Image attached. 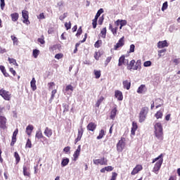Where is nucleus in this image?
<instances>
[{
    "mask_svg": "<svg viewBox=\"0 0 180 180\" xmlns=\"http://www.w3.org/2000/svg\"><path fill=\"white\" fill-rule=\"evenodd\" d=\"M154 134L158 143H162L164 141V129L161 122H156L154 125Z\"/></svg>",
    "mask_w": 180,
    "mask_h": 180,
    "instance_id": "obj_1",
    "label": "nucleus"
},
{
    "mask_svg": "<svg viewBox=\"0 0 180 180\" xmlns=\"http://www.w3.org/2000/svg\"><path fill=\"white\" fill-rule=\"evenodd\" d=\"M156 162L153 167V172L158 175L160 169H161V166L162 165V162H164V155L161 153L158 158L153 159L152 164Z\"/></svg>",
    "mask_w": 180,
    "mask_h": 180,
    "instance_id": "obj_2",
    "label": "nucleus"
},
{
    "mask_svg": "<svg viewBox=\"0 0 180 180\" xmlns=\"http://www.w3.org/2000/svg\"><path fill=\"white\" fill-rule=\"evenodd\" d=\"M127 69L129 71H131V70H141V60H138L136 62L134 60H131L129 63V60H127Z\"/></svg>",
    "mask_w": 180,
    "mask_h": 180,
    "instance_id": "obj_3",
    "label": "nucleus"
},
{
    "mask_svg": "<svg viewBox=\"0 0 180 180\" xmlns=\"http://www.w3.org/2000/svg\"><path fill=\"white\" fill-rule=\"evenodd\" d=\"M147 115H148V107H143L139 112V123H143L147 119Z\"/></svg>",
    "mask_w": 180,
    "mask_h": 180,
    "instance_id": "obj_4",
    "label": "nucleus"
},
{
    "mask_svg": "<svg viewBox=\"0 0 180 180\" xmlns=\"http://www.w3.org/2000/svg\"><path fill=\"white\" fill-rule=\"evenodd\" d=\"M126 147V138L121 137V139L117 143V150L119 153H122Z\"/></svg>",
    "mask_w": 180,
    "mask_h": 180,
    "instance_id": "obj_5",
    "label": "nucleus"
},
{
    "mask_svg": "<svg viewBox=\"0 0 180 180\" xmlns=\"http://www.w3.org/2000/svg\"><path fill=\"white\" fill-rule=\"evenodd\" d=\"M6 123H8V120L6 117L4 115H0V129L2 130H6V129H8Z\"/></svg>",
    "mask_w": 180,
    "mask_h": 180,
    "instance_id": "obj_6",
    "label": "nucleus"
},
{
    "mask_svg": "<svg viewBox=\"0 0 180 180\" xmlns=\"http://www.w3.org/2000/svg\"><path fill=\"white\" fill-rule=\"evenodd\" d=\"M94 164L95 165H108V159L105 158V157L101 159H96L93 160Z\"/></svg>",
    "mask_w": 180,
    "mask_h": 180,
    "instance_id": "obj_7",
    "label": "nucleus"
},
{
    "mask_svg": "<svg viewBox=\"0 0 180 180\" xmlns=\"http://www.w3.org/2000/svg\"><path fill=\"white\" fill-rule=\"evenodd\" d=\"M0 96H2L5 101H11V93L4 89H0Z\"/></svg>",
    "mask_w": 180,
    "mask_h": 180,
    "instance_id": "obj_8",
    "label": "nucleus"
},
{
    "mask_svg": "<svg viewBox=\"0 0 180 180\" xmlns=\"http://www.w3.org/2000/svg\"><path fill=\"white\" fill-rule=\"evenodd\" d=\"M22 16L23 18V23H25V25H30V21L29 20V11H26V10H23L22 11Z\"/></svg>",
    "mask_w": 180,
    "mask_h": 180,
    "instance_id": "obj_9",
    "label": "nucleus"
},
{
    "mask_svg": "<svg viewBox=\"0 0 180 180\" xmlns=\"http://www.w3.org/2000/svg\"><path fill=\"white\" fill-rule=\"evenodd\" d=\"M124 46V37H121L118 42L114 46V50L117 51Z\"/></svg>",
    "mask_w": 180,
    "mask_h": 180,
    "instance_id": "obj_10",
    "label": "nucleus"
},
{
    "mask_svg": "<svg viewBox=\"0 0 180 180\" xmlns=\"http://www.w3.org/2000/svg\"><path fill=\"white\" fill-rule=\"evenodd\" d=\"M140 171H143V165H136V167L131 171V175L134 176L136 174H139V172H140Z\"/></svg>",
    "mask_w": 180,
    "mask_h": 180,
    "instance_id": "obj_11",
    "label": "nucleus"
},
{
    "mask_svg": "<svg viewBox=\"0 0 180 180\" xmlns=\"http://www.w3.org/2000/svg\"><path fill=\"white\" fill-rule=\"evenodd\" d=\"M84 134V128H82V126L80 127V129H78V134L77 137L75 139V143H78V141H81V139H82V135Z\"/></svg>",
    "mask_w": 180,
    "mask_h": 180,
    "instance_id": "obj_12",
    "label": "nucleus"
},
{
    "mask_svg": "<svg viewBox=\"0 0 180 180\" xmlns=\"http://www.w3.org/2000/svg\"><path fill=\"white\" fill-rule=\"evenodd\" d=\"M126 64H127V60H126V56L122 55L119 58L118 67H122V65H126Z\"/></svg>",
    "mask_w": 180,
    "mask_h": 180,
    "instance_id": "obj_13",
    "label": "nucleus"
},
{
    "mask_svg": "<svg viewBox=\"0 0 180 180\" xmlns=\"http://www.w3.org/2000/svg\"><path fill=\"white\" fill-rule=\"evenodd\" d=\"M35 137L38 140H40L42 139V140H43L42 143H44V141H47V138H46V136H43V133L41 132V131H37L36 132Z\"/></svg>",
    "mask_w": 180,
    "mask_h": 180,
    "instance_id": "obj_14",
    "label": "nucleus"
},
{
    "mask_svg": "<svg viewBox=\"0 0 180 180\" xmlns=\"http://www.w3.org/2000/svg\"><path fill=\"white\" fill-rule=\"evenodd\" d=\"M122 85L124 89H127V91H129V89H130L131 86V81L128 79L124 80L122 82Z\"/></svg>",
    "mask_w": 180,
    "mask_h": 180,
    "instance_id": "obj_15",
    "label": "nucleus"
},
{
    "mask_svg": "<svg viewBox=\"0 0 180 180\" xmlns=\"http://www.w3.org/2000/svg\"><path fill=\"white\" fill-rule=\"evenodd\" d=\"M18 133H19V129H15L13 134L12 140L11 143V146L13 147V146H15V143H16V136H18Z\"/></svg>",
    "mask_w": 180,
    "mask_h": 180,
    "instance_id": "obj_16",
    "label": "nucleus"
},
{
    "mask_svg": "<svg viewBox=\"0 0 180 180\" xmlns=\"http://www.w3.org/2000/svg\"><path fill=\"white\" fill-rule=\"evenodd\" d=\"M168 46H169V44H168L167 40L160 41L159 42H158V49H164V47H168Z\"/></svg>",
    "mask_w": 180,
    "mask_h": 180,
    "instance_id": "obj_17",
    "label": "nucleus"
},
{
    "mask_svg": "<svg viewBox=\"0 0 180 180\" xmlns=\"http://www.w3.org/2000/svg\"><path fill=\"white\" fill-rule=\"evenodd\" d=\"M137 129H139V125H137V122H132V127L131 129V134L132 136H136V131H137Z\"/></svg>",
    "mask_w": 180,
    "mask_h": 180,
    "instance_id": "obj_18",
    "label": "nucleus"
},
{
    "mask_svg": "<svg viewBox=\"0 0 180 180\" xmlns=\"http://www.w3.org/2000/svg\"><path fill=\"white\" fill-rule=\"evenodd\" d=\"M80 153H81V146H79L77 149L75 150V152L73 154V161H77V160H78V157H79Z\"/></svg>",
    "mask_w": 180,
    "mask_h": 180,
    "instance_id": "obj_19",
    "label": "nucleus"
},
{
    "mask_svg": "<svg viewBox=\"0 0 180 180\" xmlns=\"http://www.w3.org/2000/svg\"><path fill=\"white\" fill-rule=\"evenodd\" d=\"M86 127L89 131H95V130L96 129V124H95L94 122H90L88 124Z\"/></svg>",
    "mask_w": 180,
    "mask_h": 180,
    "instance_id": "obj_20",
    "label": "nucleus"
},
{
    "mask_svg": "<svg viewBox=\"0 0 180 180\" xmlns=\"http://www.w3.org/2000/svg\"><path fill=\"white\" fill-rule=\"evenodd\" d=\"M45 136L46 137H48L49 139H50V137H51V136H53V130L50 128H49V127H46L45 128V130L44 131Z\"/></svg>",
    "mask_w": 180,
    "mask_h": 180,
    "instance_id": "obj_21",
    "label": "nucleus"
},
{
    "mask_svg": "<svg viewBox=\"0 0 180 180\" xmlns=\"http://www.w3.org/2000/svg\"><path fill=\"white\" fill-rule=\"evenodd\" d=\"M115 96L117 98V101H123V93L119 90H115Z\"/></svg>",
    "mask_w": 180,
    "mask_h": 180,
    "instance_id": "obj_22",
    "label": "nucleus"
},
{
    "mask_svg": "<svg viewBox=\"0 0 180 180\" xmlns=\"http://www.w3.org/2000/svg\"><path fill=\"white\" fill-rule=\"evenodd\" d=\"M147 92V87L146 84H141L137 89V94H144Z\"/></svg>",
    "mask_w": 180,
    "mask_h": 180,
    "instance_id": "obj_23",
    "label": "nucleus"
},
{
    "mask_svg": "<svg viewBox=\"0 0 180 180\" xmlns=\"http://www.w3.org/2000/svg\"><path fill=\"white\" fill-rule=\"evenodd\" d=\"M117 27H113L112 24H109V30H110L113 36H116L117 34Z\"/></svg>",
    "mask_w": 180,
    "mask_h": 180,
    "instance_id": "obj_24",
    "label": "nucleus"
},
{
    "mask_svg": "<svg viewBox=\"0 0 180 180\" xmlns=\"http://www.w3.org/2000/svg\"><path fill=\"white\" fill-rule=\"evenodd\" d=\"M117 113V108L115 107L110 112V119L112 120H115V118L116 117V115Z\"/></svg>",
    "mask_w": 180,
    "mask_h": 180,
    "instance_id": "obj_25",
    "label": "nucleus"
},
{
    "mask_svg": "<svg viewBox=\"0 0 180 180\" xmlns=\"http://www.w3.org/2000/svg\"><path fill=\"white\" fill-rule=\"evenodd\" d=\"M30 86L32 91H36L37 89V86H36V79L33 77L30 82Z\"/></svg>",
    "mask_w": 180,
    "mask_h": 180,
    "instance_id": "obj_26",
    "label": "nucleus"
},
{
    "mask_svg": "<svg viewBox=\"0 0 180 180\" xmlns=\"http://www.w3.org/2000/svg\"><path fill=\"white\" fill-rule=\"evenodd\" d=\"M11 18L13 22H18V20L19 19V13H11Z\"/></svg>",
    "mask_w": 180,
    "mask_h": 180,
    "instance_id": "obj_27",
    "label": "nucleus"
},
{
    "mask_svg": "<svg viewBox=\"0 0 180 180\" xmlns=\"http://www.w3.org/2000/svg\"><path fill=\"white\" fill-rule=\"evenodd\" d=\"M163 113H164V110H160L155 114V117H156V119H162V116L164 115Z\"/></svg>",
    "mask_w": 180,
    "mask_h": 180,
    "instance_id": "obj_28",
    "label": "nucleus"
},
{
    "mask_svg": "<svg viewBox=\"0 0 180 180\" xmlns=\"http://www.w3.org/2000/svg\"><path fill=\"white\" fill-rule=\"evenodd\" d=\"M33 125H28L26 127V133L27 134V136H31L32 135V131H33Z\"/></svg>",
    "mask_w": 180,
    "mask_h": 180,
    "instance_id": "obj_29",
    "label": "nucleus"
},
{
    "mask_svg": "<svg viewBox=\"0 0 180 180\" xmlns=\"http://www.w3.org/2000/svg\"><path fill=\"white\" fill-rule=\"evenodd\" d=\"M0 70L1 71L4 77H9V73L6 72V69H5V66L0 65Z\"/></svg>",
    "mask_w": 180,
    "mask_h": 180,
    "instance_id": "obj_30",
    "label": "nucleus"
},
{
    "mask_svg": "<svg viewBox=\"0 0 180 180\" xmlns=\"http://www.w3.org/2000/svg\"><path fill=\"white\" fill-rule=\"evenodd\" d=\"M95 78L96 79H99L101 78V75H102L101 70H94Z\"/></svg>",
    "mask_w": 180,
    "mask_h": 180,
    "instance_id": "obj_31",
    "label": "nucleus"
},
{
    "mask_svg": "<svg viewBox=\"0 0 180 180\" xmlns=\"http://www.w3.org/2000/svg\"><path fill=\"white\" fill-rule=\"evenodd\" d=\"M70 162V159L66 158L65 159H63L61 162V165L62 167H67L68 165V163Z\"/></svg>",
    "mask_w": 180,
    "mask_h": 180,
    "instance_id": "obj_32",
    "label": "nucleus"
},
{
    "mask_svg": "<svg viewBox=\"0 0 180 180\" xmlns=\"http://www.w3.org/2000/svg\"><path fill=\"white\" fill-rule=\"evenodd\" d=\"M39 54H40V51L38 49H34L32 52V56L34 58H37L39 57Z\"/></svg>",
    "mask_w": 180,
    "mask_h": 180,
    "instance_id": "obj_33",
    "label": "nucleus"
},
{
    "mask_svg": "<svg viewBox=\"0 0 180 180\" xmlns=\"http://www.w3.org/2000/svg\"><path fill=\"white\" fill-rule=\"evenodd\" d=\"M23 175L25 176H30V172L27 171V167L26 166L23 167Z\"/></svg>",
    "mask_w": 180,
    "mask_h": 180,
    "instance_id": "obj_34",
    "label": "nucleus"
},
{
    "mask_svg": "<svg viewBox=\"0 0 180 180\" xmlns=\"http://www.w3.org/2000/svg\"><path fill=\"white\" fill-rule=\"evenodd\" d=\"M14 157L15 158L16 164H19V162H20V156L19 155V153H18V152H15Z\"/></svg>",
    "mask_w": 180,
    "mask_h": 180,
    "instance_id": "obj_35",
    "label": "nucleus"
},
{
    "mask_svg": "<svg viewBox=\"0 0 180 180\" xmlns=\"http://www.w3.org/2000/svg\"><path fill=\"white\" fill-rule=\"evenodd\" d=\"M103 136H105V130L101 129L99 132V135L97 136V140H101V139H103Z\"/></svg>",
    "mask_w": 180,
    "mask_h": 180,
    "instance_id": "obj_36",
    "label": "nucleus"
},
{
    "mask_svg": "<svg viewBox=\"0 0 180 180\" xmlns=\"http://www.w3.org/2000/svg\"><path fill=\"white\" fill-rule=\"evenodd\" d=\"M104 99H105V98H103V96L100 97V98L97 101V102L96 103V108H99V106H101V103H102V102H103Z\"/></svg>",
    "mask_w": 180,
    "mask_h": 180,
    "instance_id": "obj_37",
    "label": "nucleus"
},
{
    "mask_svg": "<svg viewBox=\"0 0 180 180\" xmlns=\"http://www.w3.org/2000/svg\"><path fill=\"white\" fill-rule=\"evenodd\" d=\"M102 13H103V8H100V9L98 11L96 15H95L94 19H97V20H98V18H99V16H101V15H102Z\"/></svg>",
    "mask_w": 180,
    "mask_h": 180,
    "instance_id": "obj_38",
    "label": "nucleus"
},
{
    "mask_svg": "<svg viewBox=\"0 0 180 180\" xmlns=\"http://www.w3.org/2000/svg\"><path fill=\"white\" fill-rule=\"evenodd\" d=\"M101 34L102 39H106V27L102 29V30L101 31Z\"/></svg>",
    "mask_w": 180,
    "mask_h": 180,
    "instance_id": "obj_39",
    "label": "nucleus"
},
{
    "mask_svg": "<svg viewBox=\"0 0 180 180\" xmlns=\"http://www.w3.org/2000/svg\"><path fill=\"white\" fill-rule=\"evenodd\" d=\"M101 46H102V40H98L94 44V47L96 49H99V47H101Z\"/></svg>",
    "mask_w": 180,
    "mask_h": 180,
    "instance_id": "obj_40",
    "label": "nucleus"
},
{
    "mask_svg": "<svg viewBox=\"0 0 180 180\" xmlns=\"http://www.w3.org/2000/svg\"><path fill=\"white\" fill-rule=\"evenodd\" d=\"M101 51H96L95 53H94V58L95 60H99V58H101Z\"/></svg>",
    "mask_w": 180,
    "mask_h": 180,
    "instance_id": "obj_41",
    "label": "nucleus"
},
{
    "mask_svg": "<svg viewBox=\"0 0 180 180\" xmlns=\"http://www.w3.org/2000/svg\"><path fill=\"white\" fill-rule=\"evenodd\" d=\"M25 147L27 148H32V141H30V139H28L27 140V143L25 144Z\"/></svg>",
    "mask_w": 180,
    "mask_h": 180,
    "instance_id": "obj_42",
    "label": "nucleus"
},
{
    "mask_svg": "<svg viewBox=\"0 0 180 180\" xmlns=\"http://www.w3.org/2000/svg\"><path fill=\"white\" fill-rule=\"evenodd\" d=\"M8 61L10 64H13V65H17L18 67V63H16V60H15L14 58H8Z\"/></svg>",
    "mask_w": 180,
    "mask_h": 180,
    "instance_id": "obj_43",
    "label": "nucleus"
},
{
    "mask_svg": "<svg viewBox=\"0 0 180 180\" xmlns=\"http://www.w3.org/2000/svg\"><path fill=\"white\" fill-rule=\"evenodd\" d=\"M48 86H49V91H51V89H53V88L56 86V84L54 82H49L48 84Z\"/></svg>",
    "mask_w": 180,
    "mask_h": 180,
    "instance_id": "obj_44",
    "label": "nucleus"
},
{
    "mask_svg": "<svg viewBox=\"0 0 180 180\" xmlns=\"http://www.w3.org/2000/svg\"><path fill=\"white\" fill-rule=\"evenodd\" d=\"M65 91H66V92H68V91H72H72H74V87L72 86V85L69 84L66 86Z\"/></svg>",
    "mask_w": 180,
    "mask_h": 180,
    "instance_id": "obj_45",
    "label": "nucleus"
},
{
    "mask_svg": "<svg viewBox=\"0 0 180 180\" xmlns=\"http://www.w3.org/2000/svg\"><path fill=\"white\" fill-rule=\"evenodd\" d=\"M11 39L13 40V44H18V38L14 35H11Z\"/></svg>",
    "mask_w": 180,
    "mask_h": 180,
    "instance_id": "obj_46",
    "label": "nucleus"
},
{
    "mask_svg": "<svg viewBox=\"0 0 180 180\" xmlns=\"http://www.w3.org/2000/svg\"><path fill=\"white\" fill-rule=\"evenodd\" d=\"M158 57H162V53H167V49H162L158 51Z\"/></svg>",
    "mask_w": 180,
    "mask_h": 180,
    "instance_id": "obj_47",
    "label": "nucleus"
},
{
    "mask_svg": "<svg viewBox=\"0 0 180 180\" xmlns=\"http://www.w3.org/2000/svg\"><path fill=\"white\" fill-rule=\"evenodd\" d=\"M63 57H64V54L63 53H57L56 55H55V58H56V60H60L63 58Z\"/></svg>",
    "mask_w": 180,
    "mask_h": 180,
    "instance_id": "obj_48",
    "label": "nucleus"
},
{
    "mask_svg": "<svg viewBox=\"0 0 180 180\" xmlns=\"http://www.w3.org/2000/svg\"><path fill=\"white\" fill-rule=\"evenodd\" d=\"M97 22H98V20L96 18L93 19L92 25H93L94 29H96V25H98Z\"/></svg>",
    "mask_w": 180,
    "mask_h": 180,
    "instance_id": "obj_49",
    "label": "nucleus"
},
{
    "mask_svg": "<svg viewBox=\"0 0 180 180\" xmlns=\"http://www.w3.org/2000/svg\"><path fill=\"white\" fill-rule=\"evenodd\" d=\"M57 50V45H53L52 46L49 47V51H51L52 53H54Z\"/></svg>",
    "mask_w": 180,
    "mask_h": 180,
    "instance_id": "obj_50",
    "label": "nucleus"
},
{
    "mask_svg": "<svg viewBox=\"0 0 180 180\" xmlns=\"http://www.w3.org/2000/svg\"><path fill=\"white\" fill-rule=\"evenodd\" d=\"M65 27L66 28V30H70V29H71V22H65Z\"/></svg>",
    "mask_w": 180,
    "mask_h": 180,
    "instance_id": "obj_51",
    "label": "nucleus"
},
{
    "mask_svg": "<svg viewBox=\"0 0 180 180\" xmlns=\"http://www.w3.org/2000/svg\"><path fill=\"white\" fill-rule=\"evenodd\" d=\"M167 8H168V2L166 1L162 4V11L164 12V11H165V9H167Z\"/></svg>",
    "mask_w": 180,
    "mask_h": 180,
    "instance_id": "obj_52",
    "label": "nucleus"
},
{
    "mask_svg": "<svg viewBox=\"0 0 180 180\" xmlns=\"http://www.w3.org/2000/svg\"><path fill=\"white\" fill-rule=\"evenodd\" d=\"M110 61H112V56H108L105 61V65H108Z\"/></svg>",
    "mask_w": 180,
    "mask_h": 180,
    "instance_id": "obj_53",
    "label": "nucleus"
},
{
    "mask_svg": "<svg viewBox=\"0 0 180 180\" xmlns=\"http://www.w3.org/2000/svg\"><path fill=\"white\" fill-rule=\"evenodd\" d=\"M57 94V89H53L51 91V99H54V97L56 96V94Z\"/></svg>",
    "mask_w": 180,
    "mask_h": 180,
    "instance_id": "obj_54",
    "label": "nucleus"
},
{
    "mask_svg": "<svg viewBox=\"0 0 180 180\" xmlns=\"http://www.w3.org/2000/svg\"><path fill=\"white\" fill-rule=\"evenodd\" d=\"M81 34H82V27H79L76 34V36L78 37V36H81Z\"/></svg>",
    "mask_w": 180,
    "mask_h": 180,
    "instance_id": "obj_55",
    "label": "nucleus"
},
{
    "mask_svg": "<svg viewBox=\"0 0 180 180\" xmlns=\"http://www.w3.org/2000/svg\"><path fill=\"white\" fill-rule=\"evenodd\" d=\"M63 113H65V112H68V110H70V106L67 104L63 105Z\"/></svg>",
    "mask_w": 180,
    "mask_h": 180,
    "instance_id": "obj_56",
    "label": "nucleus"
},
{
    "mask_svg": "<svg viewBox=\"0 0 180 180\" xmlns=\"http://www.w3.org/2000/svg\"><path fill=\"white\" fill-rule=\"evenodd\" d=\"M0 2L1 9V11H4V8H5V0H0Z\"/></svg>",
    "mask_w": 180,
    "mask_h": 180,
    "instance_id": "obj_57",
    "label": "nucleus"
},
{
    "mask_svg": "<svg viewBox=\"0 0 180 180\" xmlns=\"http://www.w3.org/2000/svg\"><path fill=\"white\" fill-rule=\"evenodd\" d=\"M127 25V21L125 20H120V26L121 27H123V26H126Z\"/></svg>",
    "mask_w": 180,
    "mask_h": 180,
    "instance_id": "obj_58",
    "label": "nucleus"
},
{
    "mask_svg": "<svg viewBox=\"0 0 180 180\" xmlns=\"http://www.w3.org/2000/svg\"><path fill=\"white\" fill-rule=\"evenodd\" d=\"M38 41L40 44H44V43H46V41H44V37L42 36V38H39Z\"/></svg>",
    "mask_w": 180,
    "mask_h": 180,
    "instance_id": "obj_59",
    "label": "nucleus"
},
{
    "mask_svg": "<svg viewBox=\"0 0 180 180\" xmlns=\"http://www.w3.org/2000/svg\"><path fill=\"white\" fill-rule=\"evenodd\" d=\"M134 49H136V46H134V44H131L130 49H129V53H134Z\"/></svg>",
    "mask_w": 180,
    "mask_h": 180,
    "instance_id": "obj_60",
    "label": "nucleus"
},
{
    "mask_svg": "<svg viewBox=\"0 0 180 180\" xmlns=\"http://www.w3.org/2000/svg\"><path fill=\"white\" fill-rule=\"evenodd\" d=\"M150 65H151V61L150 60L146 61L143 63L144 67H150Z\"/></svg>",
    "mask_w": 180,
    "mask_h": 180,
    "instance_id": "obj_61",
    "label": "nucleus"
},
{
    "mask_svg": "<svg viewBox=\"0 0 180 180\" xmlns=\"http://www.w3.org/2000/svg\"><path fill=\"white\" fill-rule=\"evenodd\" d=\"M105 171H107V172H110L111 171H113V167L112 166L105 167Z\"/></svg>",
    "mask_w": 180,
    "mask_h": 180,
    "instance_id": "obj_62",
    "label": "nucleus"
},
{
    "mask_svg": "<svg viewBox=\"0 0 180 180\" xmlns=\"http://www.w3.org/2000/svg\"><path fill=\"white\" fill-rule=\"evenodd\" d=\"M70 150H71V148L70 146H67L64 148L63 151L64 153H70Z\"/></svg>",
    "mask_w": 180,
    "mask_h": 180,
    "instance_id": "obj_63",
    "label": "nucleus"
},
{
    "mask_svg": "<svg viewBox=\"0 0 180 180\" xmlns=\"http://www.w3.org/2000/svg\"><path fill=\"white\" fill-rule=\"evenodd\" d=\"M173 63H174L175 65H178L180 63V58H176L173 60Z\"/></svg>",
    "mask_w": 180,
    "mask_h": 180,
    "instance_id": "obj_64",
    "label": "nucleus"
}]
</instances>
